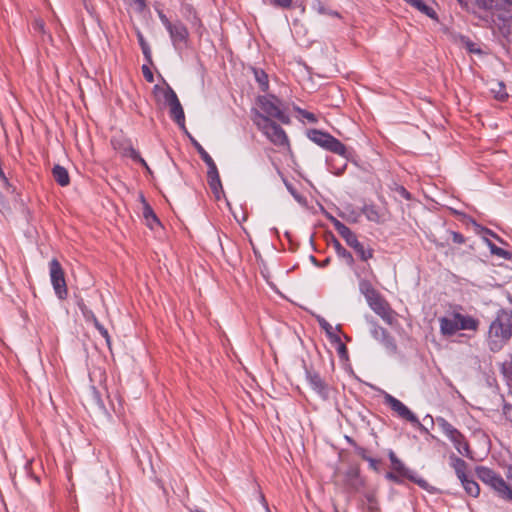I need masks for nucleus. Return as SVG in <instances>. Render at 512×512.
<instances>
[{"mask_svg":"<svg viewBox=\"0 0 512 512\" xmlns=\"http://www.w3.org/2000/svg\"><path fill=\"white\" fill-rule=\"evenodd\" d=\"M512 337V310L500 309L490 323L487 343L492 352L500 351Z\"/></svg>","mask_w":512,"mask_h":512,"instance_id":"obj_1","label":"nucleus"},{"mask_svg":"<svg viewBox=\"0 0 512 512\" xmlns=\"http://www.w3.org/2000/svg\"><path fill=\"white\" fill-rule=\"evenodd\" d=\"M120 156L131 158L132 160H143L142 158H140V156L137 154V152L130 146L126 147L124 149V152Z\"/></svg>","mask_w":512,"mask_h":512,"instance_id":"obj_41","label":"nucleus"},{"mask_svg":"<svg viewBox=\"0 0 512 512\" xmlns=\"http://www.w3.org/2000/svg\"><path fill=\"white\" fill-rule=\"evenodd\" d=\"M142 214H143V218L146 221V225L148 227H150L151 229H154L156 226H160L161 225L160 221L157 218L156 214L154 213L153 209L145 201H143V211H142Z\"/></svg>","mask_w":512,"mask_h":512,"instance_id":"obj_19","label":"nucleus"},{"mask_svg":"<svg viewBox=\"0 0 512 512\" xmlns=\"http://www.w3.org/2000/svg\"><path fill=\"white\" fill-rule=\"evenodd\" d=\"M94 327L98 330L100 335L105 339V342L108 347L111 346V338L108 333V330L98 321V319H94Z\"/></svg>","mask_w":512,"mask_h":512,"instance_id":"obj_37","label":"nucleus"},{"mask_svg":"<svg viewBox=\"0 0 512 512\" xmlns=\"http://www.w3.org/2000/svg\"><path fill=\"white\" fill-rule=\"evenodd\" d=\"M333 247L336 252V255L342 259L348 266H352L354 264V258L352 254L345 249L338 240H334Z\"/></svg>","mask_w":512,"mask_h":512,"instance_id":"obj_22","label":"nucleus"},{"mask_svg":"<svg viewBox=\"0 0 512 512\" xmlns=\"http://www.w3.org/2000/svg\"><path fill=\"white\" fill-rule=\"evenodd\" d=\"M258 107L264 116L275 118L283 124H289L290 118L281 108V103L275 96H260L257 100Z\"/></svg>","mask_w":512,"mask_h":512,"instance_id":"obj_5","label":"nucleus"},{"mask_svg":"<svg viewBox=\"0 0 512 512\" xmlns=\"http://www.w3.org/2000/svg\"><path fill=\"white\" fill-rule=\"evenodd\" d=\"M153 94L158 104H164L166 106L178 97L175 91L168 84L165 87L155 85L153 88Z\"/></svg>","mask_w":512,"mask_h":512,"instance_id":"obj_12","label":"nucleus"},{"mask_svg":"<svg viewBox=\"0 0 512 512\" xmlns=\"http://www.w3.org/2000/svg\"><path fill=\"white\" fill-rule=\"evenodd\" d=\"M365 498H366L367 509L370 512H378V504H377V501H376L374 495L367 494L365 496Z\"/></svg>","mask_w":512,"mask_h":512,"instance_id":"obj_39","label":"nucleus"},{"mask_svg":"<svg viewBox=\"0 0 512 512\" xmlns=\"http://www.w3.org/2000/svg\"><path fill=\"white\" fill-rule=\"evenodd\" d=\"M207 182L208 185L217 199H220L223 194V187L220 180V175L215 162H207Z\"/></svg>","mask_w":512,"mask_h":512,"instance_id":"obj_9","label":"nucleus"},{"mask_svg":"<svg viewBox=\"0 0 512 512\" xmlns=\"http://www.w3.org/2000/svg\"><path fill=\"white\" fill-rule=\"evenodd\" d=\"M371 325H372V327H371L370 333H371L372 337L379 342L382 337H384L386 334L389 333L385 328L379 326L375 322H371Z\"/></svg>","mask_w":512,"mask_h":512,"instance_id":"obj_35","label":"nucleus"},{"mask_svg":"<svg viewBox=\"0 0 512 512\" xmlns=\"http://www.w3.org/2000/svg\"><path fill=\"white\" fill-rule=\"evenodd\" d=\"M410 4L425 15L433 17V9L430 8L423 0H413Z\"/></svg>","mask_w":512,"mask_h":512,"instance_id":"obj_34","label":"nucleus"},{"mask_svg":"<svg viewBox=\"0 0 512 512\" xmlns=\"http://www.w3.org/2000/svg\"><path fill=\"white\" fill-rule=\"evenodd\" d=\"M359 290L365 296L367 303L380 295L379 292L371 285V283L366 280L360 281Z\"/></svg>","mask_w":512,"mask_h":512,"instance_id":"obj_25","label":"nucleus"},{"mask_svg":"<svg viewBox=\"0 0 512 512\" xmlns=\"http://www.w3.org/2000/svg\"><path fill=\"white\" fill-rule=\"evenodd\" d=\"M485 242H486L487 246L489 247V250H490L491 254H493L495 256H498L500 258L506 259V260L511 259L512 254L509 251L504 250L503 248L498 247L496 244H494L489 239H485Z\"/></svg>","mask_w":512,"mask_h":512,"instance_id":"obj_28","label":"nucleus"},{"mask_svg":"<svg viewBox=\"0 0 512 512\" xmlns=\"http://www.w3.org/2000/svg\"><path fill=\"white\" fill-rule=\"evenodd\" d=\"M338 343H339V347H338L339 354H345L347 351L346 346L343 343H341V341Z\"/></svg>","mask_w":512,"mask_h":512,"instance_id":"obj_54","label":"nucleus"},{"mask_svg":"<svg viewBox=\"0 0 512 512\" xmlns=\"http://www.w3.org/2000/svg\"><path fill=\"white\" fill-rule=\"evenodd\" d=\"M52 174L54 177V180L60 185V186H67L70 183V177L69 173L66 168L63 166L57 164L52 169Z\"/></svg>","mask_w":512,"mask_h":512,"instance_id":"obj_18","label":"nucleus"},{"mask_svg":"<svg viewBox=\"0 0 512 512\" xmlns=\"http://www.w3.org/2000/svg\"><path fill=\"white\" fill-rule=\"evenodd\" d=\"M141 163H142V165H143V166H144L148 171L150 170V169H149V167L147 166V162H146V161H143V162H141Z\"/></svg>","mask_w":512,"mask_h":512,"instance_id":"obj_59","label":"nucleus"},{"mask_svg":"<svg viewBox=\"0 0 512 512\" xmlns=\"http://www.w3.org/2000/svg\"><path fill=\"white\" fill-rule=\"evenodd\" d=\"M329 220L331 221L335 230L345 240L349 247L354 248L357 246L360 241L357 239L356 234L350 228H348L345 224L333 216H330Z\"/></svg>","mask_w":512,"mask_h":512,"instance_id":"obj_10","label":"nucleus"},{"mask_svg":"<svg viewBox=\"0 0 512 512\" xmlns=\"http://www.w3.org/2000/svg\"><path fill=\"white\" fill-rule=\"evenodd\" d=\"M460 482L465 490V492L469 495V496H472V497H477L479 496L480 494V487L478 485V483L469 477L466 476L462 479H460Z\"/></svg>","mask_w":512,"mask_h":512,"instance_id":"obj_21","label":"nucleus"},{"mask_svg":"<svg viewBox=\"0 0 512 512\" xmlns=\"http://www.w3.org/2000/svg\"><path fill=\"white\" fill-rule=\"evenodd\" d=\"M255 80L259 84L262 91H266L269 87L268 75L261 69H254Z\"/></svg>","mask_w":512,"mask_h":512,"instance_id":"obj_33","label":"nucleus"},{"mask_svg":"<svg viewBox=\"0 0 512 512\" xmlns=\"http://www.w3.org/2000/svg\"><path fill=\"white\" fill-rule=\"evenodd\" d=\"M310 260L313 264H315L316 266H319V263H318L317 259L315 258V256L311 255Z\"/></svg>","mask_w":512,"mask_h":512,"instance_id":"obj_58","label":"nucleus"},{"mask_svg":"<svg viewBox=\"0 0 512 512\" xmlns=\"http://www.w3.org/2000/svg\"><path fill=\"white\" fill-rule=\"evenodd\" d=\"M452 241L456 244H464L465 237L459 232H451Z\"/></svg>","mask_w":512,"mask_h":512,"instance_id":"obj_45","label":"nucleus"},{"mask_svg":"<svg viewBox=\"0 0 512 512\" xmlns=\"http://www.w3.org/2000/svg\"><path fill=\"white\" fill-rule=\"evenodd\" d=\"M380 343L384 346V348L390 355H395L397 353L396 342L389 333L381 338Z\"/></svg>","mask_w":512,"mask_h":512,"instance_id":"obj_31","label":"nucleus"},{"mask_svg":"<svg viewBox=\"0 0 512 512\" xmlns=\"http://www.w3.org/2000/svg\"><path fill=\"white\" fill-rule=\"evenodd\" d=\"M169 107V114L171 119L176 122L180 127L185 126V114L183 107L178 99L175 98L171 103L167 105Z\"/></svg>","mask_w":512,"mask_h":512,"instance_id":"obj_13","label":"nucleus"},{"mask_svg":"<svg viewBox=\"0 0 512 512\" xmlns=\"http://www.w3.org/2000/svg\"><path fill=\"white\" fill-rule=\"evenodd\" d=\"M507 478L512 482V466L507 470Z\"/></svg>","mask_w":512,"mask_h":512,"instance_id":"obj_57","label":"nucleus"},{"mask_svg":"<svg viewBox=\"0 0 512 512\" xmlns=\"http://www.w3.org/2000/svg\"><path fill=\"white\" fill-rule=\"evenodd\" d=\"M389 459L392 464V468L399 473L403 477H408L410 473L412 472L408 468L405 467V465L402 463V461L396 456V454L393 451L389 452Z\"/></svg>","mask_w":512,"mask_h":512,"instance_id":"obj_24","label":"nucleus"},{"mask_svg":"<svg viewBox=\"0 0 512 512\" xmlns=\"http://www.w3.org/2000/svg\"><path fill=\"white\" fill-rule=\"evenodd\" d=\"M295 111L298 113V119L303 123L308 122L315 124L318 122V117L312 112L301 109L299 107H295Z\"/></svg>","mask_w":512,"mask_h":512,"instance_id":"obj_29","label":"nucleus"},{"mask_svg":"<svg viewBox=\"0 0 512 512\" xmlns=\"http://www.w3.org/2000/svg\"><path fill=\"white\" fill-rule=\"evenodd\" d=\"M330 263V258H326L322 263H319V267H326Z\"/></svg>","mask_w":512,"mask_h":512,"instance_id":"obj_56","label":"nucleus"},{"mask_svg":"<svg viewBox=\"0 0 512 512\" xmlns=\"http://www.w3.org/2000/svg\"><path fill=\"white\" fill-rule=\"evenodd\" d=\"M496 86L498 87V90L492 88V92L495 93V98L498 100H504L507 97L504 84L502 82H498L496 83Z\"/></svg>","mask_w":512,"mask_h":512,"instance_id":"obj_38","label":"nucleus"},{"mask_svg":"<svg viewBox=\"0 0 512 512\" xmlns=\"http://www.w3.org/2000/svg\"><path fill=\"white\" fill-rule=\"evenodd\" d=\"M369 307L379 315L387 324H392L394 320L393 311L388 302L378 295L368 302Z\"/></svg>","mask_w":512,"mask_h":512,"instance_id":"obj_8","label":"nucleus"},{"mask_svg":"<svg viewBox=\"0 0 512 512\" xmlns=\"http://www.w3.org/2000/svg\"><path fill=\"white\" fill-rule=\"evenodd\" d=\"M167 30L174 41H184L188 35L186 27L181 23L171 24Z\"/></svg>","mask_w":512,"mask_h":512,"instance_id":"obj_20","label":"nucleus"},{"mask_svg":"<svg viewBox=\"0 0 512 512\" xmlns=\"http://www.w3.org/2000/svg\"><path fill=\"white\" fill-rule=\"evenodd\" d=\"M367 462L369 463V466L371 469L373 470H378V464H379V461L370 457L369 459H367Z\"/></svg>","mask_w":512,"mask_h":512,"instance_id":"obj_51","label":"nucleus"},{"mask_svg":"<svg viewBox=\"0 0 512 512\" xmlns=\"http://www.w3.org/2000/svg\"><path fill=\"white\" fill-rule=\"evenodd\" d=\"M394 190L401 196L403 197L404 199L406 200H410L411 199V194L410 192L407 191V189L404 187V186H401V185H398V184H395V188Z\"/></svg>","mask_w":512,"mask_h":512,"instance_id":"obj_43","label":"nucleus"},{"mask_svg":"<svg viewBox=\"0 0 512 512\" xmlns=\"http://www.w3.org/2000/svg\"><path fill=\"white\" fill-rule=\"evenodd\" d=\"M407 2L411 3L413 0H406Z\"/></svg>","mask_w":512,"mask_h":512,"instance_id":"obj_62","label":"nucleus"},{"mask_svg":"<svg viewBox=\"0 0 512 512\" xmlns=\"http://www.w3.org/2000/svg\"><path fill=\"white\" fill-rule=\"evenodd\" d=\"M277 171L280 175V177L282 178L287 190L290 192V194L293 196V198L301 205H305L306 204V198L304 195H302L301 193H299L295 188L294 186L288 181V179L286 178V176L283 174V172L277 167Z\"/></svg>","mask_w":512,"mask_h":512,"instance_id":"obj_23","label":"nucleus"},{"mask_svg":"<svg viewBox=\"0 0 512 512\" xmlns=\"http://www.w3.org/2000/svg\"><path fill=\"white\" fill-rule=\"evenodd\" d=\"M159 19L161 20L162 24L165 26V28H170V25L172 24L168 18L166 17V15L162 12H159Z\"/></svg>","mask_w":512,"mask_h":512,"instance_id":"obj_50","label":"nucleus"},{"mask_svg":"<svg viewBox=\"0 0 512 512\" xmlns=\"http://www.w3.org/2000/svg\"><path fill=\"white\" fill-rule=\"evenodd\" d=\"M475 471L477 477L484 484L492 488L499 497L507 501H512V489L500 474L485 466H478Z\"/></svg>","mask_w":512,"mask_h":512,"instance_id":"obj_3","label":"nucleus"},{"mask_svg":"<svg viewBox=\"0 0 512 512\" xmlns=\"http://www.w3.org/2000/svg\"><path fill=\"white\" fill-rule=\"evenodd\" d=\"M345 168H346V163L343 164V166L340 169H337V171H334L331 166L328 167L329 171L332 173H335L336 175H339Z\"/></svg>","mask_w":512,"mask_h":512,"instance_id":"obj_53","label":"nucleus"},{"mask_svg":"<svg viewBox=\"0 0 512 512\" xmlns=\"http://www.w3.org/2000/svg\"><path fill=\"white\" fill-rule=\"evenodd\" d=\"M440 332L444 337H451L458 331L454 313L451 317L439 318Z\"/></svg>","mask_w":512,"mask_h":512,"instance_id":"obj_15","label":"nucleus"},{"mask_svg":"<svg viewBox=\"0 0 512 512\" xmlns=\"http://www.w3.org/2000/svg\"><path fill=\"white\" fill-rule=\"evenodd\" d=\"M353 249L362 261H368L373 257V249L365 247L361 242H359Z\"/></svg>","mask_w":512,"mask_h":512,"instance_id":"obj_30","label":"nucleus"},{"mask_svg":"<svg viewBox=\"0 0 512 512\" xmlns=\"http://www.w3.org/2000/svg\"><path fill=\"white\" fill-rule=\"evenodd\" d=\"M306 379L311 388L323 399L329 396V389L320 375L314 371L306 370Z\"/></svg>","mask_w":512,"mask_h":512,"instance_id":"obj_11","label":"nucleus"},{"mask_svg":"<svg viewBox=\"0 0 512 512\" xmlns=\"http://www.w3.org/2000/svg\"><path fill=\"white\" fill-rule=\"evenodd\" d=\"M449 440L453 443L455 449L461 455H463L464 457L470 458V459L473 458L469 444H468L465 436L460 431L457 432V436L456 435L452 436Z\"/></svg>","mask_w":512,"mask_h":512,"instance_id":"obj_16","label":"nucleus"},{"mask_svg":"<svg viewBox=\"0 0 512 512\" xmlns=\"http://www.w3.org/2000/svg\"><path fill=\"white\" fill-rule=\"evenodd\" d=\"M200 153L203 160H212V158L203 149H200Z\"/></svg>","mask_w":512,"mask_h":512,"instance_id":"obj_55","label":"nucleus"},{"mask_svg":"<svg viewBox=\"0 0 512 512\" xmlns=\"http://www.w3.org/2000/svg\"><path fill=\"white\" fill-rule=\"evenodd\" d=\"M49 275L55 294L59 299H65L68 295L65 273L60 262L56 258H53L49 262Z\"/></svg>","mask_w":512,"mask_h":512,"instance_id":"obj_6","label":"nucleus"},{"mask_svg":"<svg viewBox=\"0 0 512 512\" xmlns=\"http://www.w3.org/2000/svg\"><path fill=\"white\" fill-rule=\"evenodd\" d=\"M137 37H138V41H139L141 50H142L145 58L149 62H151V49H150V46L148 45V43L144 39V36L142 35V33L138 32Z\"/></svg>","mask_w":512,"mask_h":512,"instance_id":"obj_36","label":"nucleus"},{"mask_svg":"<svg viewBox=\"0 0 512 512\" xmlns=\"http://www.w3.org/2000/svg\"><path fill=\"white\" fill-rule=\"evenodd\" d=\"M142 72H143V76L144 78L148 81V82H153L154 81V76H153V73L152 71L147 67V66H143L142 67Z\"/></svg>","mask_w":512,"mask_h":512,"instance_id":"obj_46","label":"nucleus"},{"mask_svg":"<svg viewBox=\"0 0 512 512\" xmlns=\"http://www.w3.org/2000/svg\"><path fill=\"white\" fill-rule=\"evenodd\" d=\"M436 423L438 425V427L440 428V430L442 431V433L448 438L450 439L452 436H457V432L459 431L458 429H456L451 423H449L446 419L442 418V417H438L436 419Z\"/></svg>","mask_w":512,"mask_h":512,"instance_id":"obj_27","label":"nucleus"},{"mask_svg":"<svg viewBox=\"0 0 512 512\" xmlns=\"http://www.w3.org/2000/svg\"><path fill=\"white\" fill-rule=\"evenodd\" d=\"M449 461L450 466L454 469L459 480L468 476V464L463 459L456 456L455 454H451L449 456Z\"/></svg>","mask_w":512,"mask_h":512,"instance_id":"obj_17","label":"nucleus"},{"mask_svg":"<svg viewBox=\"0 0 512 512\" xmlns=\"http://www.w3.org/2000/svg\"><path fill=\"white\" fill-rule=\"evenodd\" d=\"M307 137L320 147L333 152L343 158H350L351 154L348 149L345 147L343 143H341L338 139L330 135L329 133L317 130L310 129L307 131Z\"/></svg>","mask_w":512,"mask_h":512,"instance_id":"obj_4","label":"nucleus"},{"mask_svg":"<svg viewBox=\"0 0 512 512\" xmlns=\"http://www.w3.org/2000/svg\"><path fill=\"white\" fill-rule=\"evenodd\" d=\"M33 29L37 31L38 33H45V23L41 19H35L33 21Z\"/></svg>","mask_w":512,"mask_h":512,"instance_id":"obj_44","label":"nucleus"},{"mask_svg":"<svg viewBox=\"0 0 512 512\" xmlns=\"http://www.w3.org/2000/svg\"><path fill=\"white\" fill-rule=\"evenodd\" d=\"M386 478L391 480V481H393V482H396V483H400L401 482L399 477L395 473H393V472H388L386 474Z\"/></svg>","mask_w":512,"mask_h":512,"instance_id":"obj_52","label":"nucleus"},{"mask_svg":"<svg viewBox=\"0 0 512 512\" xmlns=\"http://www.w3.org/2000/svg\"><path fill=\"white\" fill-rule=\"evenodd\" d=\"M362 213L365 215L367 220L375 223H380L382 221V215L379 212L378 208L371 204V205H364L362 208Z\"/></svg>","mask_w":512,"mask_h":512,"instance_id":"obj_26","label":"nucleus"},{"mask_svg":"<svg viewBox=\"0 0 512 512\" xmlns=\"http://www.w3.org/2000/svg\"><path fill=\"white\" fill-rule=\"evenodd\" d=\"M252 121L257 128L275 145L284 146L288 143L285 131L274 121L258 110L252 112Z\"/></svg>","mask_w":512,"mask_h":512,"instance_id":"obj_2","label":"nucleus"},{"mask_svg":"<svg viewBox=\"0 0 512 512\" xmlns=\"http://www.w3.org/2000/svg\"><path fill=\"white\" fill-rule=\"evenodd\" d=\"M335 512H338L337 510H335Z\"/></svg>","mask_w":512,"mask_h":512,"instance_id":"obj_63","label":"nucleus"},{"mask_svg":"<svg viewBox=\"0 0 512 512\" xmlns=\"http://www.w3.org/2000/svg\"><path fill=\"white\" fill-rule=\"evenodd\" d=\"M503 414L507 419H510V414L512 412V404L505 403L502 408Z\"/></svg>","mask_w":512,"mask_h":512,"instance_id":"obj_49","label":"nucleus"},{"mask_svg":"<svg viewBox=\"0 0 512 512\" xmlns=\"http://www.w3.org/2000/svg\"><path fill=\"white\" fill-rule=\"evenodd\" d=\"M407 478L409 480H411L412 482L416 483L417 485H419L421 488L427 489L429 486L428 482L426 480H424L423 478L417 477L413 471L410 473V475Z\"/></svg>","mask_w":512,"mask_h":512,"instance_id":"obj_40","label":"nucleus"},{"mask_svg":"<svg viewBox=\"0 0 512 512\" xmlns=\"http://www.w3.org/2000/svg\"><path fill=\"white\" fill-rule=\"evenodd\" d=\"M384 400L385 404H387L395 413H397L400 418L405 419L413 425L422 427V424L416 415L400 400L390 394H386Z\"/></svg>","mask_w":512,"mask_h":512,"instance_id":"obj_7","label":"nucleus"},{"mask_svg":"<svg viewBox=\"0 0 512 512\" xmlns=\"http://www.w3.org/2000/svg\"><path fill=\"white\" fill-rule=\"evenodd\" d=\"M318 323L319 326L326 332L327 336L331 339V341L340 342V337L333 333V327L328 321H326L322 317H319Z\"/></svg>","mask_w":512,"mask_h":512,"instance_id":"obj_32","label":"nucleus"},{"mask_svg":"<svg viewBox=\"0 0 512 512\" xmlns=\"http://www.w3.org/2000/svg\"><path fill=\"white\" fill-rule=\"evenodd\" d=\"M459 330H471L476 331L479 327V321L470 315H464L461 313H454Z\"/></svg>","mask_w":512,"mask_h":512,"instance_id":"obj_14","label":"nucleus"},{"mask_svg":"<svg viewBox=\"0 0 512 512\" xmlns=\"http://www.w3.org/2000/svg\"><path fill=\"white\" fill-rule=\"evenodd\" d=\"M487 233H488V234H490V235H491V236H493V237L498 238V237H497V236H496L492 231H490V230H487Z\"/></svg>","mask_w":512,"mask_h":512,"instance_id":"obj_60","label":"nucleus"},{"mask_svg":"<svg viewBox=\"0 0 512 512\" xmlns=\"http://www.w3.org/2000/svg\"><path fill=\"white\" fill-rule=\"evenodd\" d=\"M356 453L365 461L370 458L367 454V450L363 447H356Z\"/></svg>","mask_w":512,"mask_h":512,"instance_id":"obj_48","label":"nucleus"},{"mask_svg":"<svg viewBox=\"0 0 512 512\" xmlns=\"http://www.w3.org/2000/svg\"><path fill=\"white\" fill-rule=\"evenodd\" d=\"M357 218H358V215H355V217H354V218H352L351 220H352L353 222H356V221H357Z\"/></svg>","mask_w":512,"mask_h":512,"instance_id":"obj_61","label":"nucleus"},{"mask_svg":"<svg viewBox=\"0 0 512 512\" xmlns=\"http://www.w3.org/2000/svg\"><path fill=\"white\" fill-rule=\"evenodd\" d=\"M294 0H271V4L282 9H288L292 6Z\"/></svg>","mask_w":512,"mask_h":512,"instance_id":"obj_42","label":"nucleus"},{"mask_svg":"<svg viewBox=\"0 0 512 512\" xmlns=\"http://www.w3.org/2000/svg\"><path fill=\"white\" fill-rule=\"evenodd\" d=\"M83 315L87 321H91L94 324V319H97L95 314L88 309H82Z\"/></svg>","mask_w":512,"mask_h":512,"instance_id":"obj_47","label":"nucleus"}]
</instances>
